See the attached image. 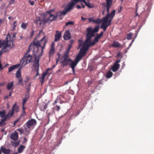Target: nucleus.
I'll list each match as a JSON object with an SVG mask.
<instances>
[{
	"instance_id": "1",
	"label": "nucleus",
	"mask_w": 154,
	"mask_h": 154,
	"mask_svg": "<svg viewBox=\"0 0 154 154\" xmlns=\"http://www.w3.org/2000/svg\"><path fill=\"white\" fill-rule=\"evenodd\" d=\"M47 42V40L45 39V36H44L39 41H37L36 38H35L29 46L33 49L32 51L36 55L38 52L39 47L41 48V53H42Z\"/></svg>"
},
{
	"instance_id": "2",
	"label": "nucleus",
	"mask_w": 154,
	"mask_h": 154,
	"mask_svg": "<svg viewBox=\"0 0 154 154\" xmlns=\"http://www.w3.org/2000/svg\"><path fill=\"white\" fill-rule=\"evenodd\" d=\"M32 49L31 47H30L29 46L27 51L24 54L23 59L21 61V63L23 62L22 65H25L32 61V56L29 54V52Z\"/></svg>"
},
{
	"instance_id": "3",
	"label": "nucleus",
	"mask_w": 154,
	"mask_h": 154,
	"mask_svg": "<svg viewBox=\"0 0 154 154\" xmlns=\"http://www.w3.org/2000/svg\"><path fill=\"white\" fill-rule=\"evenodd\" d=\"M52 10L45 12L43 15L45 19V22H51V21L57 19L56 16L51 14Z\"/></svg>"
},
{
	"instance_id": "4",
	"label": "nucleus",
	"mask_w": 154,
	"mask_h": 154,
	"mask_svg": "<svg viewBox=\"0 0 154 154\" xmlns=\"http://www.w3.org/2000/svg\"><path fill=\"white\" fill-rule=\"evenodd\" d=\"M12 45H11V44H7L5 45V42L4 41L0 40V48L2 47L3 48L1 50L0 54L4 52H7L9 51V50L13 48Z\"/></svg>"
},
{
	"instance_id": "5",
	"label": "nucleus",
	"mask_w": 154,
	"mask_h": 154,
	"mask_svg": "<svg viewBox=\"0 0 154 154\" xmlns=\"http://www.w3.org/2000/svg\"><path fill=\"white\" fill-rule=\"evenodd\" d=\"M56 65H54L52 66V68H48L47 69L45 72H44L42 73V76L40 78V81L41 82V83L42 84L44 82V80L45 79V77L47 74H48L49 75L51 74V73H49V71L50 70H52V69L54 68L56 66Z\"/></svg>"
},
{
	"instance_id": "6",
	"label": "nucleus",
	"mask_w": 154,
	"mask_h": 154,
	"mask_svg": "<svg viewBox=\"0 0 154 154\" xmlns=\"http://www.w3.org/2000/svg\"><path fill=\"white\" fill-rule=\"evenodd\" d=\"M104 19V18L103 17V22L100 26V28L103 29L104 31H105L107 27L110 25L112 20H106Z\"/></svg>"
},
{
	"instance_id": "7",
	"label": "nucleus",
	"mask_w": 154,
	"mask_h": 154,
	"mask_svg": "<svg viewBox=\"0 0 154 154\" xmlns=\"http://www.w3.org/2000/svg\"><path fill=\"white\" fill-rule=\"evenodd\" d=\"M10 112H9L8 114H6V111L3 110L2 111H0V116L2 119H4L5 122L7 120H8L11 116L10 114Z\"/></svg>"
},
{
	"instance_id": "8",
	"label": "nucleus",
	"mask_w": 154,
	"mask_h": 154,
	"mask_svg": "<svg viewBox=\"0 0 154 154\" xmlns=\"http://www.w3.org/2000/svg\"><path fill=\"white\" fill-rule=\"evenodd\" d=\"M36 124V121L34 119H32L29 120L26 123V125L27 128L29 129L31 127L35 126Z\"/></svg>"
},
{
	"instance_id": "9",
	"label": "nucleus",
	"mask_w": 154,
	"mask_h": 154,
	"mask_svg": "<svg viewBox=\"0 0 154 154\" xmlns=\"http://www.w3.org/2000/svg\"><path fill=\"white\" fill-rule=\"evenodd\" d=\"M72 60L70 58L63 59L62 61H61V66L64 67L68 65H69Z\"/></svg>"
},
{
	"instance_id": "10",
	"label": "nucleus",
	"mask_w": 154,
	"mask_h": 154,
	"mask_svg": "<svg viewBox=\"0 0 154 154\" xmlns=\"http://www.w3.org/2000/svg\"><path fill=\"white\" fill-rule=\"evenodd\" d=\"M45 20L44 17V19L42 20H41L39 17H37L35 20V23L37 25V26H40L42 24H44L46 22Z\"/></svg>"
},
{
	"instance_id": "11",
	"label": "nucleus",
	"mask_w": 154,
	"mask_h": 154,
	"mask_svg": "<svg viewBox=\"0 0 154 154\" xmlns=\"http://www.w3.org/2000/svg\"><path fill=\"white\" fill-rule=\"evenodd\" d=\"M75 5V4L73 2H70L67 4L66 7L64 8V9L67 13L73 9Z\"/></svg>"
},
{
	"instance_id": "12",
	"label": "nucleus",
	"mask_w": 154,
	"mask_h": 154,
	"mask_svg": "<svg viewBox=\"0 0 154 154\" xmlns=\"http://www.w3.org/2000/svg\"><path fill=\"white\" fill-rule=\"evenodd\" d=\"M88 49V47L83 45L82 48H81L79 51V54L83 57L86 54Z\"/></svg>"
},
{
	"instance_id": "13",
	"label": "nucleus",
	"mask_w": 154,
	"mask_h": 154,
	"mask_svg": "<svg viewBox=\"0 0 154 154\" xmlns=\"http://www.w3.org/2000/svg\"><path fill=\"white\" fill-rule=\"evenodd\" d=\"M120 62V60H118L116 61L111 68L112 71L116 72L118 70L120 67L119 64L118 63Z\"/></svg>"
},
{
	"instance_id": "14",
	"label": "nucleus",
	"mask_w": 154,
	"mask_h": 154,
	"mask_svg": "<svg viewBox=\"0 0 154 154\" xmlns=\"http://www.w3.org/2000/svg\"><path fill=\"white\" fill-rule=\"evenodd\" d=\"M16 77L19 79L18 80L19 83L20 84H21L23 86V85L22 83L23 79L21 76V72L20 71V69H18L16 72Z\"/></svg>"
},
{
	"instance_id": "15",
	"label": "nucleus",
	"mask_w": 154,
	"mask_h": 154,
	"mask_svg": "<svg viewBox=\"0 0 154 154\" xmlns=\"http://www.w3.org/2000/svg\"><path fill=\"white\" fill-rule=\"evenodd\" d=\"M35 60L34 61L33 66L35 68V70H39V60L37 58L36 55L34 56Z\"/></svg>"
},
{
	"instance_id": "16",
	"label": "nucleus",
	"mask_w": 154,
	"mask_h": 154,
	"mask_svg": "<svg viewBox=\"0 0 154 154\" xmlns=\"http://www.w3.org/2000/svg\"><path fill=\"white\" fill-rule=\"evenodd\" d=\"M116 11L115 10H113L112 12H111L110 14H107L106 16L104 17V20H109V19L110 17H111V19L110 20L112 19L113 18L115 15Z\"/></svg>"
},
{
	"instance_id": "17",
	"label": "nucleus",
	"mask_w": 154,
	"mask_h": 154,
	"mask_svg": "<svg viewBox=\"0 0 154 154\" xmlns=\"http://www.w3.org/2000/svg\"><path fill=\"white\" fill-rule=\"evenodd\" d=\"M10 138L13 140H17L19 138L18 133L16 131H14L11 134Z\"/></svg>"
},
{
	"instance_id": "18",
	"label": "nucleus",
	"mask_w": 154,
	"mask_h": 154,
	"mask_svg": "<svg viewBox=\"0 0 154 154\" xmlns=\"http://www.w3.org/2000/svg\"><path fill=\"white\" fill-rule=\"evenodd\" d=\"M18 107L16 105V103H15L12 106V110L10 111L9 112H10V114L11 116H13L14 112H17L18 111Z\"/></svg>"
},
{
	"instance_id": "19",
	"label": "nucleus",
	"mask_w": 154,
	"mask_h": 154,
	"mask_svg": "<svg viewBox=\"0 0 154 154\" xmlns=\"http://www.w3.org/2000/svg\"><path fill=\"white\" fill-rule=\"evenodd\" d=\"M61 35V32L57 30L55 35L54 41L57 42L59 41Z\"/></svg>"
},
{
	"instance_id": "20",
	"label": "nucleus",
	"mask_w": 154,
	"mask_h": 154,
	"mask_svg": "<svg viewBox=\"0 0 154 154\" xmlns=\"http://www.w3.org/2000/svg\"><path fill=\"white\" fill-rule=\"evenodd\" d=\"M71 38L69 30H66L65 32L63 35V38L65 40H67Z\"/></svg>"
},
{
	"instance_id": "21",
	"label": "nucleus",
	"mask_w": 154,
	"mask_h": 154,
	"mask_svg": "<svg viewBox=\"0 0 154 154\" xmlns=\"http://www.w3.org/2000/svg\"><path fill=\"white\" fill-rule=\"evenodd\" d=\"M54 46L55 44L53 42L51 45V48L49 51V57H50L51 56H52L53 55L55 51Z\"/></svg>"
},
{
	"instance_id": "22",
	"label": "nucleus",
	"mask_w": 154,
	"mask_h": 154,
	"mask_svg": "<svg viewBox=\"0 0 154 154\" xmlns=\"http://www.w3.org/2000/svg\"><path fill=\"white\" fill-rule=\"evenodd\" d=\"M67 13L65 11V10H64L62 11H60L57 12L56 15V18H57L58 17H60L62 16H64L66 13Z\"/></svg>"
},
{
	"instance_id": "23",
	"label": "nucleus",
	"mask_w": 154,
	"mask_h": 154,
	"mask_svg": "<svg viewBox=\"0 0 154 154\" xmlns=\"http://www.w3.org/2000/svg\"><path fill=\"white\" fill-rule=\"evenodd\" d=\"M20 66L19 64H17L11 66L9 67L8 72H11L18 68Z\"/></svg>"
},
{
	"instance_id": "24",
	"label": "nucleus",
	"mask_w": 154,
	"mask_h": 154,
	"mask_svg": "<svg viewBox=\"0 0 154 154\" xmlns=\"http://www.w3.org/2000/svg\"><path fill=\"white\" fill-rule=\"evenodd\" d=\"M6 39L7 44H9V42H10L11 44L12 43V46H13V42L11 40V36L9 34H7Z\"/></svg>"
},
{
	"instance_id": "25",
	"label": "nucleus",
	"mask_w": 154,
	"mask_h": 154,
	"mask_svg": "<svg viewBox=\"0 0 154 154\" xmlns=\"http://www.w3.org/2000/svg\"><path fill=\"white\" fill-rule=\"evenodd\" d=\"M87 35L94 36V32L91 28H89L87 29Z\"/></svg>"
},
{
	"instance_id": "26",
	"label": "nucleus",
	"mask_w": 154,
	"mask_h": 154,
	"mask_svg": "<svg viewBox=\"0 0 154 154\" xmlns=\"http://www.w3.org/2000/svg\"><path fill=\"white\" fill-rule=\"evenodd\" d=\"M78 63L75 60L73 61L72 60L71 61L69 65L72 69H74Z\"/></svg>"
},
{
	"instance_id": "27",
	"label": "nucleus",
	"mask_w": 154,
	"mask_h": 154,
	"mask_svg": "<svg viewBox=\"0 0 154 154\" xmlns=\"http://www.w3.org/2000/svg\"><path fill=\"white\" fill-rule=\"evenodd\" d=\"M1 149L2 152L5 154H9L10 152V150L9 149H6L3 146L1 147Z\"/></svg>"
},
{
	"instance_id": "28",
	"label": "nucleus",
	"mask_w": 154,
	"mask_h": 154,
	"mask_svg": "<svg viewBox=\"0 0 154 154\" xmlns=\"http://www.w3.org/2000/svg\"><path fill=\"white\" fill-rule=\"evenodd\" d=\"M81 2H84L85 4L88 8H92L94 7V5L92 4H91L90 3L87 2L85 0H81Z\"/></svg>"
},
{
	"instance_id": "29",
	"label": "nucleus",
	"mask_w": 154,
	"mask_h": 154,
	"mask_svg": "<svg viewBox=\"0 0 154 154\" xmlns=\"http://www.w3.org/2000/svg\"><path fill=\"white\" fill-rule=\"evenodd\" d=\"M112 46L115 48H117L121 46V45L118 42L113 41Z\"/></svg>"
},
{
	"instance_id": "30",
	"label": "nucleus",
	"mask_w": 154,
	"mask_h": 154,
	"mask_svg": "<svg viewBox=\"0 0 154 154\" xmlns=\"http://www.w3.org/2000/svg\"><path fill=\"white\" fill-rule=\"evenodd\" d=\"M25 147V146L20 145L19 148L18 149V153H20L22 152L23 151Z\"/></svg>"
},
{
	"instance_id": "31",
	"label": "nucleus",
	"mask_w": 154,
	"mask_h": 154,
	"mask_svg": "<svg viewBox=\"0 0 154 154\" xmlns=\"http://www.w3.org/2000/svg\"><path fill=\"white\" fill-rule=\"evenodd\" d=\"M83 57V56L78 54L76 56L75 60L78 63L81 60Z\"/></svg>"
},
{
	"instance_id": "32",
	"label": "nucleus",
	"mask_w": 154,
	"mask_h": 154,
	"mask_svg": "<svg viewBox=\"0 0 154 154\" xmlns=\"http://www.w3.org/2000/svg\"><path fill=\"white\" fill-rule=\"evenodd\" d=\"M13 86V82H11L8 83L7 85V89L8 90H10Z\"/></svg>"
},
{
	"instance_id": "33",
	"label": "nucleus",
	"mask_w": 154,
	"mask_h": 154,
	"mask_svg": "<svg viewBox=\"0 0 154 154\" xmlns=\"http://www.w3.org/2000/svg\"><path fill=\"white\" fill-rule=\"evenodd\" d=\"M106 4L105 6L111 7L112 3V0H106Z\"/></svg>"
},
{
	"instance_id": "34",
	"label": "nucleus",
	"mask_w": 154,
	"mask_h": 154,
	"mask_svg": "<svg viewBox=\"0 0 154 154\" xmlns=\"http://www.w3.org/2000/svg\"><path fill=\"white\" fill-rule=\"evenodd\" d=\"M91 40H90L87 38L85 40V41L83 43V45L85 46H87L88 44H90L91 42Z\"/></svg>"
},
{
	"instance_id": "35",
	"label": "nucleus",
	"mask_w": 154,
	"mask_h": 154,
	"mask_svg": "<svg viewBox=\"0 0 154 154\" xmlns=\"http://www.w3.org/2000/svg\"><path fill=\"white\" fill-rule=\"evenodd\" d=\"M112 73L110 71H109L106 74V77L107 78H110L112 76Z\"/></svg>"
},
{
	"instance_id": "36",
	"label": "nucleus",
	"mask_w": 154,
	"mask_h": 154,
	"mask_svg": "<svg viewBox=\"0 0 154 154\" xmlns=\"http://www.w3.org/2000/svg\"><path fill=\"white\" fill-rule=\"evenodd\" d=\"M27 26V23H23L21 25V27L23 29H25Z\"/></svg>"
},
{
	"instance_id": "37",
	"label": "nucleus",
	"mask_w": 154,
	"mask_h": 154,
	"mask_svg": "<svg viewBox=\"0 0 154 154\" xmlns=\"http://www.w3.org/2000/svg\"><path fill=\"white\" fill-rule=\"evenodd\" d=\"M26 95L25 96V97H24L23 99V102H22L23 109L24 108V106L26 102V101L27 100V98H28L26 97Z\"/></svg>"
},
{
	"instance_id": "38",
	"label": "nucleus",
	"mask_w": 154,
	"mask_h": 154,
	"mask_svg": "<svg viewBox=\"0 0 154 154\" xmlns=\"http://www.w3.org/2000/svg\"><path fill=\"white\" fill-rule=\"evenodd\" d=\"M133 34L130 32L127 35V39L128 40H130L131 39Z\"/></svg>"
},
{
	"instance_id": "39",
	"label": "nucleus",
	"mask_w": 154,
	"mask_h": 154,
	"mask_svg": "<svg viewBox=\"0 0 154 154\" xmlns=\"http://www.w3.org/2000/svg\"><path fill=\"white\" fill-rule=\"evenodd\" d=\"M104 33L103 31H102L99 34H97L96 37L99 39L102 36L103 34Z\"/></svg>"
},
{
	"instance_id": "40",
	"label": "nucleus",
	"mask_w": 154,
	"mask_h": 154,
	"mask_svg": "<svg viewBox=\"0 0 154 154\" xmlns=\"http://www.w3.org/2000/svg\"><path fill=\"white\" fill-rule=\"evenodd\" d=\"M95 43H96L93 40L92 42H91L90 44H88L87 47L89 48V47L94 45Z\"/></svg>"
},
{
	"instance_id": "41",
	"label": "nucleus",
	"mask_w": 154,
	"mask_h": 154,
	"mask_svg": "<svg viewBox=\"0 0 154 154\" xmlns=\"http://www.w3.org/2000/svg\"><path fill=\"white\" fill-rule=\"evenodd\" d=\"M99 29V26H96L94 28L93 31L94 32V33L97 32L98 31Z\"/></svg>"
},
{
	"instance_id": "42",
	"label": "nucleus",
	"mask_w": 154,
	"mask_h": 154,
	"mask_svg": "<svg viewBox=\"0 0 154 154\" xmlns=\"http://www.w3.org/2000/svg\"><path fill=\"white\" fill-rule=\"evenodd\" d=\"M69 53H67L66 52H65V54H64L63 56L62 57V58L63 59H66V58H68L69 57Z\"/></svg>"
},
{
	"instance_id": "43",
	"label": "nucleus",
	"mask_w": 154,
	"mask_h": 154,
	"mask_svg": "<svg viewBox=\"0 0 154 154\" xmlns=\"http://www.w3.org/2000/svg\"><path fill=\"white\" fill-rule=\"evenodd\" d=\"M5 119H1V121H0V127L5 125Z\"/></svg>"
},
{
	"instance_id": "44",
	"label": "nucleus",
	"mask_w": 154,
	"mask_h": 154,
	"mask_svg": "<svg viewBox=\"0 0 154 154\" xmlns=\"http://www.w3.org/2000/svg\"><path fill=\"white\" fill-rule=\"evenodd\" d=\"M102 20H103L102 19H100L99 18L97 19L96 20H95V22L94 23H96L97 24L100 23H101Z\"/></svg>"
},
{
	"instance_id": "45",
	"label": "nucleus",
	"mask_w": 154,
	"mask_h": 154,
	"mask_svg": "<svg viewBox=\"0 0 154 154\" xmlns=\"http://www.w3.org/2000/svg\"><path fill=\"white\" fill-rule=\"evenodd\" d=\"M7 65H3L0 62V71H1Z\"/></svg>"
},
{
	"instance_id": "46",
	"label": "nucleus",
	"mask_w": 154,
	"mask_h": 154,
	"mask_svg": "<svg viewBox=\"0 0 154 154\" xmlns=\"http://www.w3.org/2000/svg\"><path fill=\"white\" fill-rule=\"evenodd\" d=\"M72 46L71 45H68V48L66 52L68 53H69L71 48L72 47Z\"/></svg>"
},
{
	"instance_id": "47",
	"label": "nucleus",
	"mask_w": 154,
	"mask_h": 154,
	"mask_svg": "<svg viewBox=\"0 0 154 154\" xmlns=\"http://www.w3.org/2000/svg\"><path fill=\"white\" fill-rule=\"evenodd\" d=\"M73 24L74 22H73L69 21L66 23L65 25L66 26L69 25H72Z\"/></svg>"
},
{
	"instance_id": "48",
	"label": "nucleus",
	"mask_w": 154,
	"mask_h": 154,
	"mask_svg": "<svg viewBox=\"0 0 154 154\" xmlns=\"http://www.w3.org/2000/svg\"><path fill=\"white\" fill-rule=\"evenodd\" d=\"M12 145L14 144V146L15 147H17L19 144V142L18 141L14 142L13 143H12Z\"/></svg>"
},
{
	"instance_id": "49",
	"label": "nucleus",
	"mask_w": 154,
	"mask_h": 154,
	"mask_svg": "<svg viewBox=\"0 0 154 154\" xmlns=\"http://www.w3.org/2000/svg\"><path fill=\"white\" fill-rule=\"evenodd\" d=\"M72 1L70 2H73V3L74 4H75L76 3H77L78 2H81V0H71Z\"/></svg>"
},
{
	"instance_id": "50",
	"label": "nucleus",
	"mask_w": 154,
	"mask_h": 154,
	"mask_svg": "<svg viewBox=\"0 0 154 154\" xmlns=\"http://www.w3.org/2000/svg\"><path fill=\"white\" fill-rule=\"evenodd\" d=\"M86 38L87 39L90 40H91V38L92 37H94V36H91V35H86Z\"/></svg>"
},
{
	"instance_id": "51",
	"label": "nucleus",
	"mask_w": 154,
	"mask_h": 154,
	"mask_svg": "<svg viewBox=\"0 0 154 154\" xmlns=\"http://www.w3.org/2000/svg\"><path fill=\"white\" fill-rule=\"evenodd\" d=\"M17 131L19 132L21 134L23 133V129H17Z\"/></svg>"
},
{
	"instance_id": "52",
	"label": "nucleus",
	"mask_w": 154,
	"mask_h": 154,
	"mask_svg": "<svg viewBox=\"0 0 154 154\" xmlns=\"http://www.w3.org/2000/svg\"><path fill=\"white\" fill-rule=\"evenodd\" d=\"M89 21L90 22H92L94 23L95 20L93 18L91 17L89 19Z\"/></svg>"
},
{
	"instance_id": "53",
	"label": "nucleus",
	"mask_w": 154,
	"mask_h": 154,
	"mask_svg": "<svg viewBox=\"0 0 154 154\" xmlns=\"http://www.w3.org/2000/svg\"><path fill=\"white\" fill-rule=\"evenodd\" d=\"M13 28L14 29H15V28L17 26V22L16 21H15L13 23Z\"/></svg>"
},
{
	"instance_id": "54",
	"label": "nucleus",
	"mask_w": 154,
	"mask_h": 154,
	"mask_svg": "<svg viewBox=\"0 0 154 154\" xmlns=\"http://www.w3.org/2000/svg\"><path fill=\"white\" fill-rule=\"evenodd\" d=\"M105 7L106 8V11H107V14H109V9L111 7H109V6H105Z\"/></svg>"
},
{
	"instance_id": "55",
	"label": "nucleus",
	"mask_w": 154,
	"mask_h": 154,
	"mask_svg": "<svg viewBox=\"0 0 154 154\" xmlns=\"http://www.w3.org/2000/svg\"><path fill=\"white\" fill-rule=\"evenodd\" d=\"M135 7L136 8V12H137L138 9V4L137 3H136L135 4Z\"/></svg>"
},
{
	"instance_id": "56",
	"label": "nucleus",
	"mask_w": 154,
	"mask_h": 154,
	"mask_svg": "<svg viewBox=\"0 0 154 154\" xmlns=\"http://www.w3.org/2000/svg\"><path fill=\"white\" fill-rule=\"evenodd\" d=\"M99 39L96 37L93 40L95 43L99 41Z\"/></svg>"
},
{
	"instance_id": "57",
	"label": "nucleus",
	"mask_w": 154,
	"mask_h": 154,
	"mask_svg": "<svg viewBox=\"0 0 154 154\" xmlns=\"http://www.w3.org/2000/svg\"><path fill=\"white\" fill-rule=\"evenodd\" d=\"M23 109V113L21 114V116H24L25 115V114H26V113H25V108L24 107V108Z\"/></svg>"
},
{
	"instance_id": "58",
	"label": "nucleus",
	"mask_w": 154,
	"mask_h": 154,
	"mask_svg": "<svg viewBox=\"0 0 154 154\" xmlns=\"http://www.w3.org/2000/svg\"><path fill=\"white\" fill-rule=\"evenodd\" d=\"M27 139L25 137L24 138V140L23 142V144H25L27 142Z\"/></svg>"
},
{
	"instance_id": "59",
	"label": "nucleus",
	"mask_w": 154,
	"mask_h": 154,
	"mask_svg": "<svg viewBox=\"0 0 154 154\" xmlns=\"http://www.w3.org/2000/svg\"><path fill=\"white\" fill-rule=\"evenodd\" d=\"M29 2L31 5H34V1H31L29 0Z\"/></svg>"
},
{
	"instance_id": "60",
	"label": "nucleus",
	"mask_w": 154,
	"mask_h": 154,
	"mask_svg": "<svg viewBox=\"0 0 154 154\" xmlns=\"http://www.w3.org/2000/svg\"><path fill=\"white\" fill-rule=\"evenodd\" d=\"M34 31L33 30H32V32H30L31 36L30 38H32L34 34Z\"/></svg>"
},
{
	"instance_id": "61",
	"label": "nucleus",
	"mask_w": 154,
	"mask_h": 154,
	"mask_svg": "<svg viewBox=\"0 0 154 154\" xmlns=\"http://www.w3.org/2000/svg\"><path fill=\"white\" fill-rule=\"evenodd\" d=\"M19 119H17L16 120V121H14V126L15 125V124L19 121Z\"/></svg>"
},
{
	"instance_id": "62",
	"label": "nucleus",
	"mask_w": 154,
	"mask_h": 154,
	"mask_svg": "<svg viewBox=\"0 0 154 154\" xmlns=\"http://www.w3.org/2000/svg\"><path fill=\"white\" fill-rule=\"evenodd\" d=\"M101 87L99 86L98 85H96L95 88V89H96L98 90H99L100 89Z\"/></svg>"
},
{
	"instance_id": "63",
	"label": "nucleus",
	"mask_w": 154,
	"mask_h": 154,
	"mask_svg": "<svg viewBox=\"0 0 154 154\" xmlns=\"http://www.w3.org/2000/svg\"><path fill=\"white\" fill-rule=\"evenodd\" d=\"M56 107H57V109H56V110L57 111H58L60 109V106H57V105H56Z\"/></svg>"
},
{
	"instance_id": "64",
	"label": "nucleus",
	"mask_w": 154,
	"mask_h": 154,
	"mask_svg": "<svg viewBox=\"0 0 154 154\" xmlns=\"http://www.w3.org/2000/svg\"><path fill=\"white\" fill-rule=\"evenodd\" d=\"M30 87H29V86H28V87L27 88V92H29L30 91Z\"/></svg>"
}]
</instances>
